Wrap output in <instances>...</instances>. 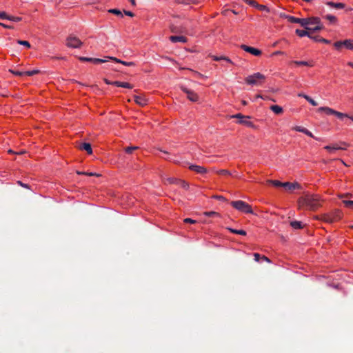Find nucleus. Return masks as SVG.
I'll list each match as a JSON object with an SVG mask.
<instances>
[{
  "instance_id": "f257e3e1",
  "label": "nucleus",
  "mask_w": 353,
  "mask_h": 353,
  "mask_svg": "<svg viewBox=\"0 0 353 353\" xmlns=\"http://www.w3.org/2000/svg\"><path fill=\"white\" fill-rule=\"evenodd\" d=\"M321 198L319 195L307 194L301 196L298 200V205L299 208L305 207L307 209L315 210L321 206Z\"/></svg>"
},
{
  "instance_id": "f03ea898",
  "label": "nucleus",
  "mask_w": 353,
  "mask_h": 353,
  "mask_svg": "<svg viewBox=\"0 0 353 353\" xmlns=\"http://www.w3.org/2000/svg\"><path fill=\"white\" fill-rule=\"evenodd\" d=\"M307 27L304 28L313 32H318L324 28L321 19L318 17H311L306 18Z\"/></svg>"
},
{
  "instance_id": "7ed1b4c3",
  "label": "nucleus",
  "mask_w": 353,
  "mask_h": 353,
  "mask_svg": "<svg viewBox=\"0 0 353 353\" xmlns=\"http://www.w3.org/2000/svg\"><path fill=\"white\" fill-rule=\"evenodd\" d=\"M265 79V77L263 74L256 72L247 77L245 79V81L249 85L259 86L263 84Z\"/></svg>"
},
{
  "instance_id": "20e7f679",
  "label": "nucleus",
  "mask_w": 353,
  "mask_h": 353,
  "mask_svg": "<svg viewBox=\"0 0 353 353\" xmlns=\"http://www.w3.org/2000/svg\"><path fill=\"white\" fill-rule=\"evenodd\" d=\"M231 205L236 210L247 214H253L252 206L245 201L239 200L230 203Z\"/></svg>"
},
{
  "instance_id": "39448f33",
  "label": "nucleus",
  "mask_w": 353,
  "mask_h": 353,
  "mask_svg": "<svg viewBox=\"0 0 353 353\" xmlns=\"http://www.w3.org/2000/svg\"><path fill=\"white\" fill-rule=\"evenodd\" d=\"M317 111L319 112H325L327 115H334L339 119H343V118H349V116L346 114L336 111L328 107H321L318 108Z\"/></svg>"
},
{
  "instance_id": "423d86ee",
  "label": "nucleus",
  "mask_w": 353,
  "mask_h": 353,
  "mask_svg": "<svg viewBox=\"0 0 353 353\" xmlns=\"http://www.w3.org/2000/svg\"><path fill=\"white\" fill-rule=\"evenodd\" d=\"M65 44L68 48H79L82 46L83 43L77 37L70 35L66 39Z\"/></svg>"
},
{
  "instance_id": "0eeeda50",
  "label": "nucleus",
  "mask_w": 353,
  "mask_h": 353,
  "mask_svg": "<svg viewBox=\"0 0 353 353\" xmlns=\"http://www.w3.org/2000/svg\"><path fill=\"white\" fill-rule=\"evenodd\" d=\"M164 183H168L169 184H176L180 185L181 188L188 190L189 188V183L183 180L174 178V177H168L164 179Z\"/></svg>"
},
{
  "instance_id": "6e6552de",
  "label": "nucleus",
  "mask_w": 353,
  "mask_h": 353,
  "mask_svg": "<svg viewBox=\"0 0 353 353\" xmlns=\"http://www.w3.org/2000/svg\"><path fill=\"white\" fill-rule=\"evenodd\" d=\"M281 17H285L290 23H299L302 27H307L306 18H297L290 15H286L285 14H281Z\"/></svg>"
},
{
  "instance_id": "1a4fd4ad",
  "label": "nucleus",
  "mask_w": 353,
  "mask_h": 353,
  "mask_svg": "<svg viewBox=\"0 0 353 353\" xmlns=\"http://www.w3.org/2000/svg\"><path fill=\"white\" fill-rule=\"evenodd\" d=\"M181 89L187 94V97L190 101L192 102H196L199 101L198 94L193 90L188 89L183 85L181 86Z\"/></svg>"
},
{
  "instance_id": "9d476101",
  "label": "nucleus",
  "mask_w": 353,
  "mask_h": 353,
  "mask_svg": "<svg viewBox=\"0 0 353 353\" xmlns=\"http://www.w3.org/2000/svg\"><path fill=\"white\" fill-rule=\"evenodd\" d=\"M241 48L245 52H249L253 55L259 56L261 54V51L256 48L250 47L244 44L241 45Z\"/></svg>"
},
{
  "instance_id": "9b49d317",
  "label": "nucleus",
  "mask_w": 353,
  "mask_h": 353,
  "mask_svg": "<svg viewBox=\"0 0 353 353\" xmlns=\"http://www.w3.org/2000/svg\"><path fill=\"white\" fill-rule=\"evenodd\" d=\"M79 60L81 61H88V62H92L93 63H103L108 61L107 59H102L99 58H90V57H80Z\"/></svg>"
},
{
  "instance_id": "f8f14e48",
  "label": "nucleus",
  "mask_w": 353,
  "mask_h": 353,
  "mask_svg": "<svg viewBox=\"0 0 353 353\" xmlns=\"http://www.w3.org/2000/svg\"><path fill=\"white\" fill-rule=\"evenodd\" d=\"M78 148L81 150H85L88 154H91L92 153V146L89 143H82L78 145Z\"/></svg>"
},
{
  "instance_id": "ddd939ff",
  "label": "nucleus",
  "mask_w": 353,
  "mask_h": 353,
  "mask_svg": "<svg viewBox=\"0 0 353 353\" xmlns=\"http://www.w3.org/2000/svg\"><path fill=\"white\" fill-rule=\"evenodd\" d=\"M189 169L199 174H205L207 172L206 168L197 165H191L189 166Z\"/></svg>"
},
{
  "instance_id": "4468645a",
  "label": "nucleus",
  "mask_w": 353,
  "mask_h": 353,
  "mask_svg": "<svg viewBox=\"0 0 353 353\" xmlns=\"http://www.w3.org/2000/svg\"><path fill=\"white\" fill-rule=\"evenodd\" d=\"M250 118L251 117L250 116H245L244 115V119H245L239 120L238 123L239 124L245 125H246L248 127H250V128H254L255 125H254V123L252 122L248 121V119H250Z\"/></svg>"
},
{
  "instance_id": "2eb2a0df",
  "label": "nucleus",
  "mask_w": 353,
  "mask_h": 353,
  "mask_svg": "<svg viewBox=\"0 0 353 353\" xmlns=\"http://www.w3.org/2000/svg\"><path fill=\"white\" fill-rule=\"evenodd\" d=\"M283 188L289 190H293L295 189H299L301 188V185L298 183L285 182L283 183Z\"/></svg>"
},
{
  "instance_id": "dca6fc26",
  "label": "nucleus",
  "mask_w": 353,
  "mask_h": 353,
  "mask_svg": "<svg viewBox=\"0 0 353 353\" xmlns=\"http://www.w3.org/2000/svg\"><path fill=\"white\" fill-rule=\"evenodd\" d=\"M330 214H331L332 219L334 221V222L339 221L343 216V213L339 210H335Z\"/></svg>"
},
{
  "instance_id": "f3484780",
  "label": "nucleus",
  "mask_w": 353,
  "mask_h": 353,
  "mask_svg": "<svg viewBox=\"0 0 353 353\" xmlns=\"http://www.w3.org/2000/svg\"><path fill=\"white\" fill-rule=\"evenodd\" d=\"M108 59H110V60H113L115 62L117 63H121L124 65H126V66H134L135 65V63L134 62H127V61H121L117 58H115V57H106Z\"/></svg>"
},
{
  "instance_id": "a211bd4d",
  "label": "nucleus",
  "mask_w": 353,
  "mask_h": 353,
  "mask_svg": "<svg viewBox=\"0 0 353 353\" xmlns=\"http://www.w3.org/2000/svg\"><path fill=\"white\" fill-rule=\"evenodd\" d=\"M170 40L173 43L181 42L185 43L187 41L186 37L183 36H171Z\"/></svg>"
},
{
  "instance_id": "6ab92c4d",
  "label": "nucleus",
  "mask_w": 353,
  "mask_h": 353,
  "mask_svg": "<svg viewBox=\"0 0 353 353\" xmlns=\"http://www.w3.org/2000/svg\"><path fill=\"white\" fill-rule=\"evenodd\" d=\"M310 30H299V29H296L295 32L296 34L300 37H308L310 38H312V35L310 34V33L309 32Z\"/></svg>"
},
{
  "instance_id": "aec40b11",
  "label": "nucleus",
  "mask_w": 353,
  "mask_h": 353,
  "mask_svg": "<svg viewBox=\"0 0 353 353\" xmlns=\"http://www.w3.org/2000/svg\"><path fill=\"white\" fill-rule=\"evenodd\" d=\"M112 84L116 86H118V87H121V88H128V89H132L133 88V86L130 83H127V82H121V81H113Z\"/></svg>"
},
{
  "instance_id": "412c9836",
  "label": "nucleus",
  "mask_w": 353,
  "mask_h": 353,
  "mask_svg": "<svg viewBox=\"0 0 353 353\" xmlns=\"http://www.w3.org/2000/svg\"><path fill=\"white\" fill-rule=\"evenodd\" d=\"M326 5L335 9H343L345 7V5L343 3H334L332 1H327Z\"/></svg>"
},
{
  "instance_id": "4be33fe9",
  "label": "nucleus",
  "mask_w": 353,
  "mask_h": 353,
  "mask_svg": "<svg viewBox=\"0 0 353 353\" xmlns=\"http://www.w3.org/2000/svg\"><path fill=\"white\" fill-rule=\"evenodd\" d=\"M134 99V101L139 105L143 106L146 104L147 100L142 96L135 95Z\"/></svg>"
},
{
  "instance_id": "5701e85b",
  "label": "nucleus",
  "mask_w": 353,
  "mask_h": 353,
  "mask_svg": "<svg viewBox=\"0 0 353 353\" xmlns=\"http://www.w3.org/2000/svg\"><path fill=\"white\" fill-rule=\"evenodd\" d=\"M343 46L348 50H353V40L346 39L342 41Z\"/></svg>"
},
{
  "instance_id": "b1692460",
  "label": "nucleus",
  "mask_w": 353,
  "mask_h": 353,
  "mask_svg": "<svg viewBox=\"0 0 353 353\" xmlns=\"http://www.w3.org/2000/svg\"><path fill=\"white\" fill-rule=\"evenodd\" d=\"M270 110L276 114H280L283 112V108L277 105H272L270 106Z\"/></svg>"
},
{
  "instance_id": "393cba45",
  "label": "nucleus",
  "mask_w": 353,
  "mask_h": 353,
  "mask_svg": "<svg viewBox=\"0 0 353 353\" xmlns=\"http://www.w3.org/2000/svg\"><path fill=\"white\" fill-rule=\"evenodd\" d=\"M290 225L294 229H301L303 228L302 223L298 221H293L290 222Z\"/></svg>"
},
{
  "instance_id": "a878e982",
  "label": "nucleus",
  "mask_w": 353,
  "mask_h": 353,
  "mask_svg": "<svg viewBox=\"0 0 353 353\" xmlns=\"http://www.w3.org/2000/svg\"><path fill=\"white\" fill-rule=\"evenodd\" d=\"M228 229L233 234H240V235H243V236L246 235V232L243 230H236V229H232V228H228Z\"/></svg>"
},
{
  "instance_id": "bb28decb",
  "label": "nucleus",
  "mask_w": 353,
  "mask_h": 353,
  "mask_svg": "<svg viewBox=\"0 0 353 353\" xmlns=\"http://www.w3.org/2000/svg\"><path fill=\"white\" fill-rule=\"evenodd\" d=\"M323 17L325 19H326L327 20H328L331 23H335L337 21L336 17H334V15L327 14V15L324 16Z\"/></svg>"
},
{
  "instance_id": "cd10ccee",
  "label": "nucleus",
  "mask_w": 353,
  "mask_h": 353,
  "mask_svg": "<svg viewBox=\"0 0 353 353\" xmlns=\"http://www.w3.org/2000/svg\"><path fill=\"white\" fill-rule=\"evenodd\" d=\"M268 183L272 184L275 187H283V183L279 181L276 180H268Z\"/></svg>"
},
{
  "instance_id": "c85d7f7f",
  "label": "nucleus",
  "mask_w": 353,
  "mask_h": 353,
  "mask_svg": "<svg viewBox=\"0 0 353 353\" xmlns=\"http://www.w3.org/2000/svg\"><path fill=\"white\" fill-rule=\"evenodd\" d=\"M311 39L314 40V41H316L323 42V43H330V41L327 40V39H323V38H321V37H320L319 36L312 37Z\"/></svg>"
},
{
  "instance_id": "c756f323",
  "label": "nucleus",
  "mask_w": 353,
  "mask_h": 353,
  "mask_svg": "<svg viewBox=\"0 0 353 353\" xmlns=\"http://www.w3.org/2000/svg\"><path fill=\"white\" fill-rule=\"evenodd\" d=\"M203 214L205 215L206 216H209V217H213V216L219 217L220 216V214L218 212H214V211L205 212L203 213Z\"/></svg>"
},
{
  "instance_id": "7c9ffc66",
  "label": "nucleus",
  "mask_w": 353,
  "mask_h": 353,
  "mask_svg": "<svg viewBox=\"0 0 353 353\" xmlns=\"http://www.w3.org/2000/svg\"><path fill=\"white\" fill-rule=\"evenodd\" d=\"M342 202L345 207L349 208H353V201L348 199H343Z\"/></svg>"
},
{
  "instance_id": "2f4dec72",
  "label": "nucleus",
  "mask_w": 353,
  "mask_h": 353,
  "mask_svg": "<svg viewBox=\"0 0 353 353\" xmlns=\"http://www.w3.org/2000/svg\"><path fill=\"white\" fill-rule=\"evenodd\" d=\"M77 173L78 174L87 175V176H100L99 174H97L95 172H85L77 171Z\"/></svg>"
},
{
  "instance_id": "473e14b6",
  "label": "nucleus",
  "mask_w": 353,
  "mask_h": 353,
  "mask_svg": "<svg viewBox=\"0 0 353 353\" xmlns=\"http://www.w3.org/2000/svg\"><path fill=\"white\" fill-rule=\"evenodd\" d=\"M322 219L327 223H333L334 221L332 219L331 214H327L323 216Z\"/></svg>"
},
{
  "instance_id": "72a5a7b5",
  "label": "nucleus",
  "mask_w": 353,
  "mask_h": 353,
  "mask_svg": "<svg viewBox=\"0 0 353 353\" xmlns=\"http://www.w3.org/2000/svg\"><path fill=\"white\" fill-rule=\"evenodd\" d=\"M108 12L120 16L121 17H123L122 12L118 9H110Z\"/></svg>"
},
{
  "instance_id": "f704fd0d",
  "label": "nucleus",
  "mask_w": 353,
  "mask_h": 353,
  "mask_svg": "<svg viewBox=\"0 0 353 353\" xmlns=\"http://www.w3.org/2000/svg\"><path fill=\"white\" fill-rule=\"evenodd\" d=\"M293 63L297 65H305V66H310V64L307 62V61H293Z\"/></svg>"
},
{
  "instance_id": "c9c22d12",
  "label": "nucleus",
  "mask_w": 353,
  "mask_h": 353,
  "mask_svg": "<svg viewBox=\"0 0 353 353\" xmlns=\"http://www.w3.org/2000/svg\"><path fill=\"white\" fill-rule=\"evenodd\" d=\"M17 43L26 46L28 48L31 47L30 43L27 41L17 40Z\"/></svg>"
},
{
  "instance_id": "e433bc0d",
  "label": "nucleus",
  "mask_w": 353,
  "mask_h": 353,
  "mask_svg": "<svg viewBox=\"0 0 353 353\" xmlns=\"http://www.w3.org/2000/svg\"><path fill=\"white\" fill-rule=\"evenodd\" d=\"M138 149L137 146H130L125 148V152L128 154H131L134 150Z\"/></svg>"
},
{
  "instance_id": "4c0bfd02",
  "label": "nucleus",
  "mask_w": 353,
  "mask_h": 353,
  "mask_svg": "<svg viewBox=\"0 0 353 353\" xmlns=\"http://www.w3.org/2000/svg\"><path fill=\"white\" fill-rule=\"evenodd\" d=\"M39 72V70H30V71H26L24 72V74L25 75H27V76H33L34 74H37Z\"/></svg>"
},
{
  "instance_id": "58836bf2",
  "label": "nucleus",
  "mask_w": 353,
  "mask_h": 353,
  "mask_svg": "<svg viewBox=\"0 0 353 353\" xmlns=\"http://www.w3.org/2000/svg\"><path fill=\"white\" fill-rule=\"evenodd\" d=\"M305 99L313 106H316L318 105L317 102L312 99L310 97H305Z\"/></svg>"
},
{
  "instance_id": "ea45409f",
  "label": "nucleus",
  "mask_w": 353,
  "mask_h": 353,
  "mask_svg": "<svg viewBox=\"0 0 353 353\" xmlns=\"http://www.w3.org/2000/svg\"><path fill=\"white\" fill-rule=\"evenodd\" d=\"M256 8L261 11H266V12L270 11L269 8L266 6H264V5L258 4V6H256Z\"/></svg>"
},
{
  "instance_id": "a19ab883",
  "label": "nucleus",
  "mask_w": 353,
  "mask_h": 353,
  "mask_svg": "<svg viewBox=\"0 0 353 353\" xmlns=\"http://www.w3.org/2000/svg\"><path fill=\"white\" fill-rule=\"evenodd\" d=\"M8 19L10 21H14V22H18V21H21L22 19H21V17H13V16L8 15Z\"/></svg>"
},
{
  "instance_id": "79ce46f5",
  "label": "nucleus",
  "mask_w": 353,
  "mask_h": 353,
  "mask_svg": "<svg viewBox=\"0 0 353 353\" xmlns=\"http://www.w3.org/2000/svg\"><path fill=\"white\" fill-rule=\"evenodd\" d=\"M292 130H294L295 131H297V132H300L304 133V132L305 131L306 128H303V127H301V126H295V127H294L292 128Z\"/></svg>"
},
{
  "instance_id": "37998d69",
  "label": "nucleus",
  "mask_w": 353,
  "mask_h": 353,
  "mask_svg": "<svg viewBox=\"0 0 353 353\" xmlns=\"http://www.w3.org/2000/svg\"><path fill=\"white\" fill-rule=\"evenodd\" d=\"M334 46L335 47L336 49L337 50H340L341 49L343 46V43H342V41H336L334 43Z\"/></svg>"
},
{
  "instance_id": "c03bdc74",
  "label": "nucleus",
  "mask_w": 353,
  "mask_h": 353,
  "mask_svg": "<svg viewBox=\"0 0 353 353\" xmlns=\"http://www.w3.org/2000/svg\"><path fill=\"white\" fill-rule=\"evenodd\" d=\"M246 3L255 7L258 6V3L254 0H243Z\"/></svg>"
},
{
  "instance_id": "a18cd8bd",
  "label": "nucleus",
  "mask_w": 353,
  "mask_h": 353,
  "mask_svg": "<svg viewBox=\"0 0 353 353\" xmlns=\"http://www.w3.org/2000/svg\"><path fill=\"white\" fill-rule=\"evenodd\" d=\"M9 71L17 76H23L25 75L24 72H20L18 70H9Z\"/></svg>"
},
{
  "instance_id": "49530a36",
  "label": "nucleus",
  "mask_w": 353,
  "mask_h": 353,
  "mask_svg": "<svg viewBox=\"0 0 353 353\" xmlns=\"http://www.w3.org/2000/svg\"><path fill=\"white\" fill-rule=\"evenodd\" d=\"M219 174L230 175L231 173L227 170H220L217 171Z\"/></svg>"
},
{
  "instance_id": "de8ad7c7",
  "label": "nucleus",
  "mask_w": 353,
  "mask_h": 353,
  "mask_svg": "<svg viewBox=\"0 0 353 353\" xmlns=\"http://www.w3.org/2000/svg\"><path fill=\"white\" fill-rule=\"evenodd\" d=\"M304 134L307 135V136H309V137H312V138H314V139H315L316 140H320V139H319L317 137H315L313 135V134L310 131H309L307 129L305 130V131L304 132Z\"/></svg>"
},
{
  "instance_id": "09e8293b",
  "label": "nucleus",
  "mask_w": 353,
  "mask_h": 353,
  "mask_svg": "<svg viewBox=\"0 0 353 353\" xmlns=\"http://www.w3.org/2000/svg\"><path fill=\"white\" fill-rule=\"evenodd\" d=\"M232 118H236V119H239V120L245 119H244V115H243L242 114H240V113L234 114V115H232Z\"/></svg>"
},
{
  "instance_id": "8fccbe9b",
  "label": "nucleus",
  "mask_w": 353,
  "mask_h": 353,
  "mask_svg": "<svg viewBox=\"0 0 353 353\" xmlns=\"http://www.w3.org/2000/svg\"><path fill=\"white\" fill-rule=\"evenodd\" d=\"M184 223H196V221L194 220V219H192L190 218H186L184 219Z\"/></svg>"
},
{
  "instance_id": "3c124183",
  "label": "nucleus",
  "mask_w": 353,
  "mask_h": 353,
  "mask_svg": "<svg viewBox=\"0 0 353 353\" xmlns=\"http://www.w3.org/2000/svg\"><path fill=\"white\" fill-rule=\"evenodd\" d=\"M8 15L5 12H0V19H8Z\"/></svg>"
},
{
  "instance_id": "603ef678",
  "label": "nucleus",
  "mask_w": 353,
  "mask_h": 353,
  "mask_svg": "<svg viewBox=\"0 0 353 353\" xmlns=\"http://www.w3.org/2000/svg\"><path fill=\"white\" fill-rule=\"evenodd\" d=\"M213 197L220 201H226L225 198L221 195H215Z\"/></svg>"
},
{
  "instance_id": "864d4df0",
  "label": "nucleus",
  "mask_w": 353,
  "mask_h": 353,
  "mask_svg": "<svg viewBox=\"0 0 353 353\" xmlns=\"http://www.w3.org/2000/svg\"><path fill=\"white\" fill-rule=\"evenodd\" d=\"M332 148H333V150L334 152L335 150H343L344 148H341L340 146H339L338 145H334L332 146Z\"/></svg>"
},
{
  "instance_id": "5fc2aeb1",
  "label": "nucleus",
  "mask_w": 353,
  "mask_h": 353,
  "mask_svg": "<svg viewBox=\"0 0 353 353\" xmlns=\"http://www.w3.org/2000/svg\"><path fill=\"white\" fill-rule=\"evenodd\" d=\"M223 56H220V57H218V56H212V59L214 61H221L223 59Z\"/></svg>"
},
{
  "instance_id": "6e6d98bb",
  "label": "nucleus",
  "mask_w": 353,
  "mask_h": 353,
  "mask_svg": "<svg viewBox=\"0 0 353 353\" xmlns=\"http://www.w3.org/2000/svg\"><path fill=\"white\" fill-rule=\"evenodd\" d=\"M254 260L256 261H259L260 259H261V256L258 253H254Z\"/></svg>"
},
{
  "instance_id": "4d7b16f0",
  "label": "nucleus",
  "mask_w": 353,
  "mask_h": 353,
  "mask_svg": "<svg viewBox=\"0 0 353 353\" xmlns=\"http://www.w3.org/2000/svg\"><path fill=\"white\" fill-rule=\"evenodd\" d=\"M124 14L127 16H130V17H133L134 16V13L132 12L131 11H126V10H124Z\"/></svg>"
},
{
  "instance_id": "13d9d810",
  "label": "nucleus",
  "mask_w": 353,
  "mask_h": 353,
  "mask_svg": "<svg viewBox=\"0 0 353 353\" xmlns=\"http://www.w3.org/2000/svg\"><path fill=\"white\" fill-rule=\"evenodd\" d=\"M324 148L330 152H334L333 148H332L331 145H327Z\"/></svg>"
},
{
  "instance_id": "bf43d9fd",
  "label": "nucleus",
  "mask_w": 353,
  "mask_h": 353,
  "mask_svg": "<svg viewBox=\"0 0 353 353\" xmlns=\"http://www.w3.org/2000/svg\"><path fill=\"white\" fill-rule=\"evenodd\" d=\"M222 60H224L228 63H233V62L231 61V59H230L228 57H223V59Z\"/></svg>"
},
{
  "instance_id": "052dcab7",
  "label": "nucleus",
  "mask_w": 353,
  "mask_h": 353,
  "mask_svg": "<svg viewBox=\"0 0 353 353\" xmlns=\"http://www.w3.org/2000/svg\"><path fill=\"white\" fill-rule=\"evenodd\" d=\"M104 81H105V83L106 84H108V85H113V84H112V82H113V81H109V80H108V79H104Z\"/></svg>"
},
{
  "instance_id": "680f3d73",
  "label": "nucleus",
  "mask_w": 353,
  "mask_h": 353,
  "mask_svg": "<svg viewBox=\"0 0 353 353\" xmlns=\"http://www.w3.org/2000/svg\"><path fill=\"white\" fill-rule=\"evenodd\" d=\"M261 259H262L263 260H264V261H265L268 262V263H270V260L268 257H266L265 256H261Z\"/></svg>"
},
{
  "instance_id": "e2e57ef3",
  "label": "nucleus",
  "mask_w": 353,
  "mask_h": 353,
  "mask_svg": "<svg viewBox=\"0 0 353 353\" xmlns=\"http://www.w3.org/2000/svg\"><path fill=\"white\" fill-rule=\"evenodd\" d=\"M351 196H352V194H342L340 196V197L342 199L347 198V197H351Z\"/></svg>"
},
{
  "instance_id": "0e129e2a",
  "label": "nucleus",
  "mask_w": 353,
  "mask_h": 353,
  "mask_svg": "<svg viewBox=\"0 0 353 353\" xmlns=\"http://www.w3.org/2000/svg\"><path fill=\"white\" fill-rule=\"evenodd\" d=\"M0 26L4 27L6 28H8V29H12V26H8V25H6L4 23H3V25H0Z\"/></svg>"
},
{
  "instance_id": "69168bd1",
  "label": "nucleus",
  "mask_w": 353,
  "mask_h": 353,
  "mask_svg": "<svg viewBox=\"0 0 353 353\" xmlns=\"http://www.w3.org/2000/svg\"><path fill=\"white\" fill-rule=\"evenodd\" d=\"M298 96L300 97H303L304 99H305V97H308V95H306L303 93H299V94H298Z\"/></svg>"
},
{
  "instance_id": "338daca9",
  "label": "nucleus",
  "mask_w": 353,
  "mask_h": 353,
  "mask_svg": "<svg viewBox=\"0 0 353 353\" xmlns=\"http://www.w3.org/2000/svg\"><path fill=\"white\" fill-rule=\"evenodd\" d=\"M18 183H19L20 185L23 186V187H26V188H27V187H28V185H27L26 184H24V183H23L22 182H21V181H18Z\"/></svg>"
},
{
  "instance_id": "774afa93",
  "label": "nucleus",
  "mask_w": 353,
  "mask_h": 353,
  "mask_svg": "<svg viewBox=\"0 0 353 353\" xmlns=\"http://www.w3.org/2000/svg\"><path fill=\"white\" fill-rule=\"evenodd\" d=\"M129 1H130V3H132V6L136 5L135 0H129Z\"/></svg>"
}]
</instances>
